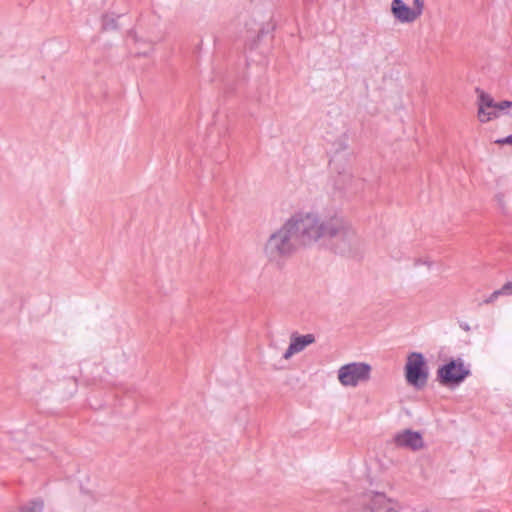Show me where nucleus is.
<instances>
[{
	"instance_id": "f257e3e1",
	"label": "nucleus",
	"mask_w": 512,
	"mask_h": 512,
	"mask_svg": "<svg viewBox=\"0 0 512 512\" xmlns=\"http://www.w3.org/2000/svg\"><path fill=\"white\" fill-rule=\"evenodd\" d=\"M296 239L303 245L319 243L341 255H352L359 247V237L342 215L300 213L270 235L264 252L269 260L279 261L295 251Z\"/></svg>"
},
{
	"instance_id": "f03ea898",
	"label": "nucleus",
	"mask_w": 512,
	"mask_h": 512,
	"mask_svg": "<svg viewBox=\"0 0 512 512\" xmlns=\"http://www.w3.org/2000/svg\"><path fill=\"white\" fill-rule=\"evenodd\" d=\"M406 382L417 390L423 389L428 382L429 368L420 352H411L404 367Z\"/></svg>"
},
{
	"instance_id": "7ed1b4c3",
	"label": "nucleus",
	"mask_w": 512,
	"mask_h": 512,
	"mask_svg": "<svg viewBox=\"0 0 512 512\" xmlns=\"http://www.w3.org/2000/svg\"><path fill=\"white\" fill-rule=\"evenodd\" d=\"M469 366H465L461 358L451 359L437 370V379L443 386L454 388L470 376Z\"/></svg>"
},
{
	"instance_id": "20e7f679",
	"label": "nucleus",
	"mask_w": 512,
	"mask_h": 512,
	"mask_svg": "<svg viewBox=\"0 0 512 512\" xmlns=\"http://www.w3.org/2000/svg\"><path fill=\"white\" fill-rule=\"evenodd\" d=\"M371 366L364 362H352L341 366L338 380L345 387H356L370 379Z\"/></svg>"
},
{
	"instance_id": "39448f33",
	"label": "nucleus",
	"mask_w": 512,
	"mask_h": 512,
	"mask_svg": "<svg viewBox=\"0 0 512 512\" xmlns=\"http://www.w3.org/2000/svg\"><path fill=\"white\" fill-rule=\"evenodd\" d=\"M346 147H339L336 150V154H338L339 150H344ZM330 166L332 170L337 171V176L334 179V187L339 191H344L347 194L357 193L360 188L363 186V181L360 179H355L352 172L348 167L339 168L338 165V155H335L330 160Z\"/></svg>"
},
{
	"instance_id": "423d86ee",
	"label": "nucleus",
	"mask_w": 512,
	"mask_h": 512,
	"mask_svg": "<svg viewBox=\"0 0 512 512\" xmlns=\"http://www.w3.org/2000/svg\"><path fill=\"white\" fill-rule=\"evenodd\" d=\"M363 512H404L400 505L388 499L383 493L369 491L360 498Z\"/></svg>"
},
{
	"instance_id": "0eeeda50",
	"label": "nucleus",
	"mask_w": 512,
	"mask_h": 512,
	"mask_svg": "<svg viewBox=\"0 0 512 512\" xmlns=\"http://www.w3.org/2000/svg\"><path fill=\"white\" fill-rule=\"evenodd\" d=\"M478 94V119L482 123H486L494 118L498 117L497 111H493L496 107V102L493 97L481 90L476 88Z\"/></svg>"
},
{
	"instance_id": "6e6552de",
	"label": "nucleus",
	"mask_w": 512,
	"mask_h": 512,
	"mask_svg": "<svg viewBox=\"0 0 512 512\" xmlns=\"http://www.w3.org/2000/svg\"><path fill=\"white\" fill-rule=\"evenodd\" d=\"M394 443L398 447L408 448L412 451L420 450L423 446V437L421 433L406 429L394 436Z\"/></svg>"
},
{
	"instance_id": "1a4fd4ad",
	"label": "nucleus",
	"mask_w": 512,
	"mask_h": 512,
	"mask_svg": "<svg viewBox=\"0 0 512 512\" xmlns=\"http://www.w3.org/2000/svg\"><path fill=\"white\" fill-rule=\"evenodd\" d=\"M316 341L313 334L299 335L296 332L290 336V344L283 354V358L288 360L294 354L300 353L306 349L307 346L313 344Z\"/></svg>"
},
{
	"instance_id": "9d476101",
	"label": "nucleus",
	"mask_w": 512,
	"mask_h": 512,
	"mask_svg": "<svg viewBox=\"0 0 512 512\" xmlns=\"http://www.w3.org/2000/svg\"><path fill=\"white\" fill-rule=\"evenodd\" d=\"M391 12L401 23H411L417 19V14L403 0H393Z\"/></svg>"
},
{
	"instance_id": "9b49d317",
	"label": "nucleus",
	"mask_w": 512,
	"mask_h": 512,
	"mask_svg": "<svg viewBox=\"0 0 512 512\" xmlns=\"http://www.w3.org/2000/svg\"><path fill=\"white\" fill-rule=\"evenodd\" d=\"M44 509V502L41 499H33L21 505L17 512H42Z\"/></svg>"
},
{
	"instance_id": "f8f14e48",
	"label": "nucleus",
	"mask_w": 512,
	"mask_h": 512,
	"mask_svg": "<svg viewBox=\"0 0 512 512\" xmlns=\"http://www.w3.org/2000/svg\"><path fill=\"white\" fill-rule=\"evenodd\" d=\"M118 28L117 20L113 16L103 15L102 17V29L104 31L115 30Z\"/></svg>"
},
{
	"instance_id": "ddd939ff",
	"label": "nucleus",
	"mask_w": 512,
	"mask_h": 512,
	"mask_svg": "<svg viewBox=\"0 0 512 512\" xmlns=\"http://www.w3.org/2000/svg\"><path fill=\"white\" fill-rule=\"evenodd\" d=\"M246 27H247V34H249V35H247V38L253 39L254 42H255V38L259 39L264 34L263 27H261V26L253 28V27L248 26V24H246Z\"/></svg>"
},
{
	"instance_id": "4468645a",
	"label": "nucleus",
	"mask_w": 512,
	"mask_h": 512,
	"mask_svg": "<svg viewBox=\"0 0 512 512\" xmlns=\"http://www.w3.org/2000/svg\"><path fill=\"white\" fill-rule=\"evenodd\" d=\"M511 107H512V101L504 100V101H501V102H496V107H494L493 111H497V114L499 115L500 112H503L506 109H509Z\"/></svg>"
},
{
	"instance_id": "2eb2a0df",
	"label": "nucleus",
	"mask_w": 512,
	"mask_h": 512,
	"mask_svg": "<svg viewBox=\"0 0 512 512\" xmlns=\"http://www.w3.org/2000/svg\"><path fill=\"white\" fill-rule=\"evenodd\" d=\"M424 7L423 0H414L412 10L417 14V18L422 14Z\"/></svg>"
},
{
	"instance_id": "dca6fc26",
	"label": "nucleus",
	"mask_w": 512,
	"mask_h": 512,
	"mask_svg": "<svg viewBox=\"0 0 512 512\" xmlns=\"http://www.w3.org/2000/svg\"><path fill=\"white\" fill-rule=\"evenodd\" d=\"M500 295H503L501 289L496 290L489 297H487L483 302L485 304L493 303Z\"/></svg>"
},
{
	"instance_id": "f3484780",
	"label": "nucleus",
	"mask_w": 512,
	"mask_h": 512,
	"mask_svg": "<svg viewBox=\"0 0 512 512\" xmlns=\"http://www.w3.org/2000/svg\"><path fill=\"white\" fill-rule=\"evenodd\" d=\"M501 291L503 295H511L512 294V282H507L501 287Z\"/></svg>"
},
{
	"instance_id": "a211bd4d",
	"label": "nucleus",
	"mask_w": 512,
	"mask_h": 512,
	"mask_svg": "<svg viewBox=\"0 0 512 512\" xmlns=\"http://www.w3.org/2000/svg\"><path fill=\"white\" fill-rule=\"evenodd\" d=\"M496 143L501 144V145H504V144L512 145V133L504 138L498 139L496 141Z\"/></svg>"
},
{
	"instance_id": "6ab92c4d",
	"label": "nucleus",
	"mask_w": 512,
	"mask_h": 512,
	"mask_svg": "<svg viewBox=\"0 0 512 512\" xmlns=\"http://www.w3.org/2000/svg\"><path fill=\"white\" fill-rule=\"evenodd\" d=\"M459 326H460L461 329H463L466 332L471 330V328H470V326H469V324L467 322H460Z\"/></svg>"
},
{
	"instance_id": "aec40b11",
	"label": "nucleus",
	"mask_w": 512,
	"mask_h": 512,
	"mask_svg": "<svg viewBox=\"0 0 512 512\" xmlns=\"http://www.w3.org/2000/svg\"><path fill=\"white\" fill-rule=\"evenodd\" d=\"M496 199H497L498 203L502 206L503 205V196L501 194H498L496 196Z\"/></svg>"
}]
</instances>
